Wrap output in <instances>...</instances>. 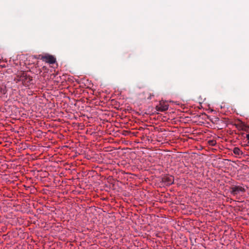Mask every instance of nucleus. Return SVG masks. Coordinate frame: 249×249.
Returning a JSON list of instances; mask_svg holds the SVG:
<instances>
[{
  "mask_svg": "<svg viewBox=\"0 0 249 249\" xmlns=\"http://www.w3.org/2000/svg\"><path fill=\"white\" fill-rule=\"evenodd\" d=\"M14 80L16 83L21 82L25 87H30L34 84L33 77L27 71H21L18 73Z\"/></svg>",
  "mask_w": 249,
  "mask_h": 249,
  "instance_id": "1",
  "label": "nucleus"
},
{
  "mask_svg": "<svg viewBox=\"0 0 249 249\" xmlns=\"http://www.w3.org/2000/svg\"><path fill=\"white\" fill-rule=\"evenodd\" d=\"M245 192V188L242 186L232 185L230 187V193L233 196L243 194Z\"/></svg>",
  "mask_w": 249,
  "mask_h": 249,
  "instance_id": "2",
  "label": "nucleus"
},
{
  "mask_svg": "<svg viewBox=\"0 0 249 249\" xmlns=\"http://www.w3.org/2000/svg\"><path fill=\"white\" fill-rule=\"evenodd\" d=\"M41 59L50 64H53L56 62L55 58L53 56L48 54L42 55Z\"/></svg>",
  "mask_w": 249,
  "mask_h": 249,
  "instance_id": "3",
  "label": "nucleus"
},
{
  "mask_svg": "<svg viewBox=\"0 0 249 249\" xmlns=\"http://www.w3.org/2000/svg\"><path fill=\"white\" fill-rule=\"evenodd\" d=\"M169 105L164 102H160L158 105L156 107V109L158 111H165L168 110Z\"/></svg>",
  "mask_w": 249,
  "mask_h": 249,
  "instance_id": "4",
  "label": "nucleus"
},
{
  "mask_svg": "<svg viewBox=\"0 0 249 249\" xmlns=\"http://www.w3.org/2000/svg\"><path fill=\"white\" fill-rule=\"evenodd\" d=\"M234 125L239 130H242L246 132H248L249 130V126L246 124L242 121H240V123L234 124Z\"/></svg>",
  "mask_w": 249,
  "mask_h": 249,
  "instance_id": "5",
  "label": "nucleus"
},
{
  "mask_svg": "<svg viewBox=\"0 0 249 249\" xmlns=\"http://www.w3.org/2000/svg\"><path fill=\"white\" fill-rule=\"evenodd\" d=\"M174 178L172 176H165L162 178V182L166 186H170L174 183Z\"/></svg>",
  "mask_w": 249,
  "mask_h": 249,
  "instance_id": "6",
  "label": "nucleus"
},
{
  "mask_svg": "<svg viewBox=\"0 0 249 249\" xmlns=\"http://www.w3.org/2000/svg\"><path fill=\"white\" fill-rule=\"evenodd\" d=\"M232 151L236 156L240 157L243 154L241 149L237 147H235Z\"/></svg>",
  "mask_w": 249,
  "mask_h": 249,
  "instance_id": "7",
  "label": "nucleus"
},
{
  "mask_svg": "<svg viewBox=\"0 0 249 249\" xmlns=\"http://www.w3.org/2000/svg\"><path fill=\"white\" fill-rule=\"evenodd\" d=\"M7 92V89L5 86H0V94H5Z\"/></svg>",
  "mask_w": 249,
  "mask_h": 249,
  "instance_id": "8",
  "label": "nucleus"
},
{
  "mask_svg": "<svg viewBox=\"0 0 249 249\" xmlns=\"http://www.w3.org/2000/svg\"><path fill=\"white\" fill-rule=\"evenodd\" d=\"M233 133H234L235 134H238L239 137L241 136L242 137H246L245 136V133L244 132L236 133L235 131H232L231 134H233Z\"/></svg>",
  "mask_w": 249,
  "mask_h": 249,
  "instance_id": "9",
  "label": "nucleus"
},
{
  "mask_svg": "<svg viewBox=\"0 0 249 249\" xmlns=\"http://www.w3.org/2000/svg\"><path fill=\"white\" fill-rule=\"evenodd\" d=\"M208 143L210 145L214 146L216 144V142L215 140H210L208 141Z\"/></svg>",
  "mask_w": 249,
  "mask_h": 249,
  "instance_id": "10",
  "label": "nucleus"
},
{
  "mask_svg": "<svg viewBox=\"0 0 249 249\" xmlns=\"http://www.w3.org/2000/svg\"><path fill=\"white\" fill-rule=\"evenodd\" d=\"M39 74H40L41 76H43V77H45V75L47 74V72L46 71H44L42 74H41V73L42 72V71H40V69H39Z\"/></svg>",
  "mask_w": 249,
  "mask_h": 249,
  "instance_id": "11",
  "label": "nucleus"
},
{
  "mask_svg": "<svg viewBox=\"0 0 249 249\" xmlns=\"http://www.w3.org/2000/svg\"><path fill=\"white\" fill-rule=\"evenodd\" d=\"M246 138L247 139V140L249 142V133L246 135Z\"/></svg>",
  "mask_w": 249,
  "mask_h": 249,
  "instance_id": "12",
  "label": "nucleus"
},
{
  "mask_svg": "<svg viewBox=\"0 0 249 249\" xmlns=\"http://www.w3.org/2000/svg\"><path fill=\"white\" fill-rule=\"evenodd\" d=\"M40 81L42 82V83H44V82H46V80H45V79H44L43 80H42L41 79Z\"/></svg>",
  "mask_w": 249,
  "mask_h": 249,
  "instance_id": "13",
  "label": "nucleus"
},
{
  "mask_svg": "<svg viewBox=\"0 0 249 249\" xmlns=\"http://www.w3.org/2000/svg\"><path fill=\"white\" fill-rule=\"evenodd\" d=\"M43 69H45V70H47V69H46V68H45V67H43Z\"/></svg>",
  "mask_w": 249,
  "mask_h": 249,
  "instance_id": "14",
  "label": "nucleus"
},
{
  "mask_svg": "<svg viewBox=\"0 0 249 249\" xmlns=\"http://www.w3.org/2000/svg\"><path fill=\"white\" fill-rule=\"evenodd\" d=\"M229 123L231 124H232V123H231V122H230Z\"/></svg>",
  "mask_w": 249,
  "mask_h": 249,
  "instance_id": "15",
  "label": "nucleus"
}]
</instances>
